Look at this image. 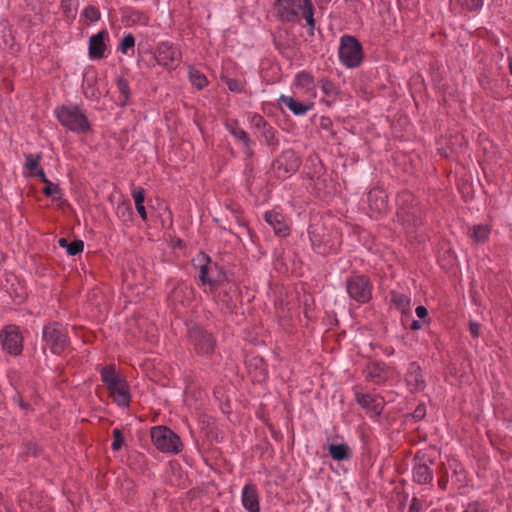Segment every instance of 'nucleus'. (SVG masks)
Listing matches in <instances>:
<instances>
[{
	"mask_svg": "<svg viewBox=\"0 0 512 512\" xmlns=\"http://www.w3.org/2000/svg\"><path fill=\"white\" fill-rule=\"evenodd\" d=\"M416 315L419 318L423 319V318H425L428 315V311H427V309L424 306H418L416 308Z\"/></svg>",
	"mask_w": 512,
	"mask_h": 512,
	"instance_id": "49",
	"label": "nucleus"
},
{
	"mask_svg": "<svg viewBox=\"0 0 512 512\" xmlns=\"http://www.w3.org/2000/svg\"><path fill=\"white\" fill-rule=\"evenodd\" d=\"M328 453L336 461L347 460L352 456L350 447L345 443L330 444L328 446Z\"/></svg>",
	"mask_w": 512,
	"mask_h": 512,
	"instance_id": "24",
	"label": "nucleus"
},
{
	"mask_svg": "<svg viewBox=\"0 0 512 512\" xmlns=\"http://www.w3.org/2000/svg\"><path fill=\"white\" fill-rule=\"evenodd\" d=\"M25 163L24 168L29 171L28 176H33L34 172L40 168V162L42 159V155L40 153L31 154L27 153L24 154Z\"/></svg>",
	"mask_w": 512,
	"mask_h": 512,
	"instance_id": "27",
	"label": "nucleus"
},
{
	"mask_svg": "<svg viewBox=\"0 0 512 512\" xmlns=\"http://www.w3.org/2000/svg\"><path fill=\"white\" fill-rule=\"evenodd\" d=\"M346 293L359 303H365L371 299V290H346Z\"/></svg>",
	"mask_w": 512,
	"mask_h": 512,
	"instance_id": "34",
	"label": "nucleus"
},
{
	"mask_svg": "<svg viewBox=\"0 0 512 512\" xmlns=\"http://www.w3.org/2000/svg\"><path fill=\"white\" fill-rule=\"evenodd\" d=\"M280 20L289 23H299L303 18L309 35H314L315 8L312 0H276L274 5Z\"/></svg>",
	"mask_w": 512,
	"mask_h": 512,
	"instance_id": "1",
	"label": "nucleus"
},
{
	"mask_svg": "<svg viewBox=\"0 0 512 512\" xmlns=\"http://www.w3.org/2000/svg\"><path fill=\"white\" fill-rule=\"evenodd\" d=\"M292 87L298 90L304 97L315 99L317 96L315 78L305 70L296 73Z\"/></svg>",
	"mask_w": 512,
	"mask_h": 512,
	"instance_id": "13",
	"label": "nucleus"
},
{
	"mask_svg": "<svg viewBox=\"0 0 512 512\" xmlns=\"http://www.w3.org/2000/svg\"><path fill=\"white\" fill-rule=\"evenodd\" d=\"M264 220L277 236L286 237L290 234L289 223L282 212L276 209L266 211L264 213Z\"/></svg>",
	"mask_w": 512,
	"mask_h": 512,
	"instance_id": "15",
	"label": "nucleus"
},
{
	"mask_svg": "<svg viewBox=\"0 0 512 512\" xmlns=\"http://www.w3.org/2000/svg\"><path fill=\"white\" fill-rule=\"evenodd\" d=\"M125 210H126V212H127L128 216H131L132 211H131L129 208H125Z\"/></svg>",
	"mask_w": 512,
	"mask_h": 512,
	"instance_id": "58",
	"label": "nucleus"
},
{
	"mask_svg": "<svg viewBox=\"0 0 512 512\" xmlns=\"http://www.w3.org/2000/svg\"><path fill=\"white\" fill-rule=\"evenodd\" d=\"M112 435H113V442L111 444V448L113 451H119L124 444L123 433L119 428H115L112 431Z\"/></svg>",
	"mask_w": 512,
	"mask_h": 512,
	"instance_id": "38",
	"label": "nucleus"
},
{
	"mask_svg": "<svg viewBox=\"0 0 512 512\" xmlns=\"http://www.w3.org/2000/svg\"><path fill=\"white\" fill-rule=\"evenodd\" d=\"M132 197L135 205L144 203L145 200V190L142 187H137L132 191Z\"/></svg>",
	"mask_w": 512,
	"mask_h": 512,
	"instance_id": "41",
	"label": "nucleus"
},
{
	"mask_svg": "<svg viewBox=\"0 0 512 512\" xmlns=\"http://www.w3.org/2000/svg\"><path fill=\"white\" fill-rule=\"evenodd\" d=\"M33 176L38 177L42 182H47L48 180L44 173V170L41 167L34 172Z\"/></svg>",
	"mask_w": 512,
	"mask_h": 512,
	"instance_id": "50",
	"label": "nucleus"
},
{
	"mask_svg": "<svg viewBox=\"0 0 512 512\" xmlns=\"http://www.w3.org/2000/svg\"><path fill=\"white\" fill-rule=\"evenodd\" d=\"M447 484H448V474L445 472L444 474L441 475V477L439 478L438 480V485L441 489H446L447 487Z\"/></svg>",
	"mask_w": 512,
	"mask_h": 512,
	"instance_id": "48",
	"label": "nucleus"
},
{
	"mask_svg": "<svg viewBox=\"0 0 512 512\" xmlns=\"http://www.w3.org/2000/svg\"><path fill=\"white\" fill-rule=\"evenodd\" d=\"M310 240L313 246H316V234L314 231L309 230Z\"/></svg>",
	"mask_w": 512,
	"mask_h": 512,
	"instance_id": "54",
	"label": "nucleus"
},
{
	"mask_svg": "<svg viewBox=\"0 0 512 512\" xmlns=\"http://www.w3.org/2000/svg\"><path fill=\"white\" fill-rule=\"evenodd\" d=\"M242 505L249 512H259V496L255 486L245 485L241 495Z\"/></svg>",
	"mask_w": 512,
	"mask_h": 512,
	"instance_id": "18",
	"label": "nucleus"
},
{
	"mask_svg": "<svg viewBox=\"0 0 512 512\" xmlns=\"http://www.w3.org/2000/svg\"><path fill=\"white\" fill-rule=\"evenodd\" d=\"M261 135L264 137L266 143L268 145H276L278 144V139L276 136L275 129L267 123L262 129L259 130Z\"/></svg>",
	"mask_w": 512,
	"mask_h": 512,
	"instance_id": "32",
	"label": "nucleus"
},
{
	"mask_svg": "<svg viewBox=\"0 0 512 512\" xmlns=\"http://www.w3.org/2000/svg\"><path fill=\"white\" fill-rule=\"evenodd\" d=\"M192 264L198 272V278L202 285H222L226 275L221 267L211 261V258L204 252H199L193 259Z\"/></svg>",
	"mask_w": 512,
	"mask_h": 512,
	"instance_id": "5",
	"label": "nucleus"
},
{
	"mask_svg": "<svg viewBox=\"0 0 512 512\" xmlns=\"http://www.w3.org/2000/svg\"><path fill=\"white\" fill-rule=\"evenodd\" d=\"M397 219L406 227H416L422 223V213L418 201L409 191L397 195Z\"/></svg>",
	"mask_w": 512,
	"mask_h": 512,
	"instance_id": "4",
	"label": "nucleus"
},
{
	"mask_svg": "<svg viewBox=\"0 0 512 512\" xmlns=\"http://www.w3.org/2000/svg\"><path fill=\"white\" fill-rule=\"evenodd\" d=\"M188 78L190 83L198 90H201L208 85L206 76L192 66H189Z\"/></svg>",
	"mask_w": 512,
	"mask_h": 512,
	"instance_id": "26",
	"label": "nucleus"
},
{
	"mask_svg": "<svg viewBox=\"0 0 512 512\" xmlns=\"http://www.w3.org/2000/svg\"><path fill=\"white\" fill-rule=\"evenodd\" d=\"M370 280L366 275L355 274L347 279L346 288H369Z\"/></svg>",
	"mask_w": 512,
	"mask_h": 512,
	"instance_id": "29",
	"label": "nucleus"
},
{
	"mask_svg": "<svg viewBox=\"0 0 512 512\" xmlns=\"http://www.w3.org/2000/svg\"><path fill=\"white\" fill-rule=\"evenodd\" d=\"M45 184V187L43 189V193L48 196L52 197L53 199L57 200L61 198V189L58 184H55L51 182L49 179L47 182H43Z\"/></svg>",
	"mask_w": 512,
	"mask_h": 512,
	"instance_id": "33",
	"label": "nucleus"
},
{
	"mask_svg": "<svg viewBox=\"0 0 512 512\" xmlns=\"http://www.w3.org/2000/svg\"><path fill=\"white\" fill-rule=\"evenodd\" d=\"M278 102L284 104L295 116H304L313 108V103L299 102L292 96L281 95Z\"/></svg>",
	"mask_w": 512,
	"mask_h": 512,
	"instance_id": "19",
	"label": "nucleus"
},
{
	"mask_svg": "<svg viewBox=\"0 0 512 512\" xmlns=\"http://www.w3.org/2000/svg\"><path fill=\"white\" fill-rule=\"evenodd\" d=\"M491 230L488 224H477L471 228L469 237L475 244H485L490 238Z\"/></svg>",
	"mask_w": 512,
	"mask_h": 512,
	"instance_id": "23",
	"label": "nucleus"
},
{
	"mask_svg": "<svg viewBox=\"0 0 512 512\" xmlns=\"http://www.w3.org/2000/svg\"><path fill=\"white\" fill-rule=\"evenodd\" d=\"M153 57L157 65L171 72L181 65L183 55L179 46L170 41H161L156 45Z\"/></svg>",
	"mask_w": 512,
	"mask_h": 512,
	"instance_id": "7",
	"label": "nucleus"
},
{
	"mask_svg": "<svg viewBox=\"0 0 512 512\" xmlns=\"http://www.w3.org/2000/svg\"><path fill=\"white\" fill-rule=\"evenodd\" d=\"M135 207H136V210H137L138 214L142 218V220L146 221L147 220V212H146V208L144 206V203L136 204Z\"/></svg>",
	"mask_w": 512,
	"mask_h": 512,
	"instance_id": "47",
	"label": "nucleus"
},
{
	"mask_svg": "<svg viewBox=\"0 0 512 512\" xmlns=\"http://www.w3.org/2000/svg\"><path fill=\"white\" fill-rule=\"evenodd\" d=\"M251 122L258 130L262 129L268 123L263 116L257 113L252 115Z\"/></svg>",
	"mask_w": 512,
	"mask_h": 512,
	"instance_id": "42",
	"label": "nucleus"
},
{
	"mask_svg": "<svg viewBox=\"0 0 512 512\" xmlns=\"http://www.w3.org/2000/svg\"><path fill=\"white\" fill-rule=\"evenodd\" d=\"M255 362H256V365H258V363H260L262 366H263V362H262V359H254Z\"/></svg>",
	"mask_w": 512,
	"mask_h": 512,
	"instance_id": "57",
	"label": "nucleus"
},
{
	"mask_svg": "<svg viewBox=\"0 0 512 512\" xmlns=\"http://www.w3.org/2000/svg\"><path fill=\"white\" fill-rule=\"evenodd\" d=\"M424 415V409L421 408V407H418L415 412H414V416L416 418H421L422 416Z\"/></svg>",
	"mask_w": 512,
	"mask_h": 512,
	"instance_id": "53",
	"label": "nucleus"
},
{
	"mask_svg": "<svg viewBox=\"0 0 512 512\" xmlns=\"http://www.w3.org/2000/svg\"><path fill=\"white\" fill-rule=\"evenodd\" d=\"M368 201L371 210H375L378 213H383L387 210V201L380 191H370Z\"/></svg>",
	"mask_w": 512,
	"mask_h": 512,
	"instance_id": "25",
	"label": "nucleus"
},
{
	"mask_svg": "<svg viewBox=\"0 0 512 512\" xmlns=\"http://www.w3.org/2000/svg\"><path fill=\"white\" fill-rule=\"evenodd\" d=\"M82 15L88 23H95L100 19V11L93 5L86 6Z\"/></svg>",
	"mask_w": 512,
	"mask_h": 512,
	"instance_id": "35",
	"label": "nucleus"
},
{
	"mask_svg": "<svg viewBox=\"0 0 512 512\" xmlns=\"http://www.w3.org/2000/svg\"><path fill=\"white\" fill-rule=\"evenodd\" d=\"M54 114L63 127L74 133L85 134L91 130L85 110L78 105H62Z\"/></svg>",
	"mask_w": 512,
	"mask_h": 512,
	"instance_id": "2",
	"label": "nucleus"
},
{
	"mask_svg": "<svg viewBox=\"0 0 512 512\" xmlns=\"http://www.w3.org/2000/svg\"><path fill=\"white\" fill-rule=\"evenodd\" d=\"M43 340L53 354L60 355L69 346V338L63 327L56 323H48L43 328Z\"/></svg>",
	"mask_w": 512,
	"mask_h": 512,
	"instance_id": "9",
	"label": "nucleus"
},
{
	"mask_svg": "<svg viewBox=\"0 0 512 512\" xmlns=\"http://www.w3.org/2000/svg\"><path fill=\"white\" fill-rule=\"evenodd\" d=\"M276 165L279 175L286 176L297 170L299 162L293 153H285L277 159Z\"/></svg>",
	"mask_w": 512,
	"mask_h": 512,
	"instance_id": "21",
	"label": "nucleus"
},
{
	"mask_svg": "<svg viewBox=\"0 0 512 512\" xmlns=\"http://www.w3.org/2000/svg\"><path fill=\"white\" fill-rule=\"evenodd\" d=\"M421 327H422L421 322H419L418 320H413L410 328L412 330H419V329H421Z\"/></svg>",
	"mask_w": 512,
	"mask_h": 512,
	"instance_id": "51",
	"label": "nucleus"
},
{
	"mask_svg": "<svg viewBox=\"0 0 512 512\" xmlns=\"http://www.w3.org/2000/svg\"><path fill=\"white\" fill-rule=\"evenodd\" d=\"M356 401L371 418H378L385 406L384 399L379 395L357 393Z\"/></svg>",
	"mask_w": 512,
	"mask_h": 512,
	"instance_id": "14",
	"label": "nucleus"
},
{
	"mask_svg": "<svg viewBox=\"0 0 512 512\" xmlns=\"http://www.w3.org/2000/svg\"><path fill=\"white\" fill-rule=\"evenodd\" d=\"M338 55L342 65L348 69L359 67L364 58L361 43L351 35H343L340 38Z\"/></svg>",
	"mask_w": 512,
	"mask_h": 512,
	"instance_id": "6",
	"label": "nucleus"
},
{
	"mask_svg": "<svg viewBox=\"0 0 512 512\" xmlns=\"http://www.w3.org/2000/svg\"><path fill=\"white\" fill-rule=\"evenodd\" d=\"M14 402L17 403L18 406L24 411H27L30 408V405L25 402L20 395L14 397Z\"/></svg>",
	"mask_w": 512,
	"mask_h": 512,
	"instance_id": "46",
	"label": "nucleus"
},
{
	"mask_svg": "<svg viewBox=\"0 0 512 512\" xmlns=\"http://www.w3.org/2000/svg\"><path fill=\"white\" fill-rule=\"evenodd\" d=\"M0 343L2 348L11 355H19L23 350V337L19 327L7 325L0 331Z\"/></svg>",
	"mask_w": 512,
	"mask_h": 512,
	"instance_id": "11",
	"label": "nucleus"
},
{
	"mask_svg": "<svg viewBox=\"0 0 512 512\" xmlns=\"http://www.w3.org/2000/svg\"><path fill=\"white\" fill-rule=\"evenodd\" d=\"M108 32L101 30L97 34L92 35L88 42V54L90 59H101L105 56Z\"/></svg>",
	"mask_w": 512,
	"mask_h": 512,
	"instance_id": "16",
	"label": "nucleus"
},
{
	"mask_svg": "<svg viewBox=\"0 0 512 512\" xmlns=\"http://www.w3.org/2000/svg\"><path fill=\"white\" fill-rule=\"evenodd\" d=\"M58 243H59L60 247H63V248L67 249L70 242H68V240L66 238H60L58 240Z\"/></svg>",
	"mask_w": 512,
	"mask_h": 512,
	"instance_id": "52",
	"label": "nucleus"
},
{
	"mask_svg": "<svg viewBox=\"0 0 512 512\" xmlns=\"http://www.w3.org/2000/svg\"><path fill=\"white\" fill-rule=\"evenodd\" d=\"M508 70L510 75L512 76V55L508 57Z\"/></svg>",
	"mask_w": 512,
	"mask_h": 512,
	"instance_id": "55",
	"label": "nucleus"
},
{
	"mask_svg": "<svg viewBox=\"0 0 512 512\" xmlns=\"http://www.w3.org/2000/svg\"><path fill=\"white\" fill-rule=\"evenodd\" d=\"M84 249V243L81 240H75L69 243L67 253L70 256H75L81 253Z\"/></svg>",
	"mask_w": 512,
	"mask_h": 512,
	"instance_id": "39",
	"label": "nucleus"
},
{
	"mask_svg": "<svg viewBox=\"0 0 512 512\" xmlns=\"http://www.w3.org/2000/svg\"><path fill=\"white\" fill-rule=\"evenodd\" d=\"M154 446L162 453L178 454L183 444L180 437L167 426H155L150 432Z\"/></svg>",
	"mask_w": 512,
	"mask_h": 512,
	"instance_id": "8",
	"label": "nucleus"
},
{
	"mask_svg": "<svg viewBox=\"0 0 512 512\" xmlns=\"http://www.w3.org/2000/svg\"><path fill=\"white\" fill-rule=\"evenodd\" d=\"M319 84L322 92L327 97L335 98L339 94V89L332 80L328 78H322L320 79Z\"/></svg>",
	"mask_w": 512,
	"mask_h": 512,
	"instance_id": "30",
	"label": "nucleus"
},
{
	"mask_svg": "<svg viewBox=\"0 0 512 512\" xmlns=\"http://www.w3.org/2000/svg\"><path fill=\"white\" fill-rule=\"evenodd\" d=\"M265 373H266V368H265V367L261 368V370H260V375H263V376H264V375H265Z\"/></svg>",
	"mask_w": 512,
	"mask_h": 512,
	"instance_id": "56",
	"label": "nucleus"
},
{
	"mask_svg": "<svg viewBox=\"0 0 512 512\" xmlns=\"http://www.w3.org/2000/svg\"><path fill=\"white\" fill-rule=\"evenodd\" d=\"M226 84L228 89L232 92L241 93L244 90L242 83L237 79H228Z\"/></svg>",
	"mask_w": 512,
	"mask_h": 512,
	"instance_id": "40",
	"label": "nucleus"
},
{
	"mask_svg": "<svg viewBox=\"0 0 512 512\" xmlns=\"http://www.w3.org/2000/svg\"><path fill=\"white\" fill-rule=\"evenodd\" d=\"M481 326L477 322H470L469 323V331L473 337H478L480 334Z\"/></svg>",
	"mask_w": 512,
	"mask_h": 512,
	"instance_id": "44",
	"label": "nucleus"
},
{
	"mask_svg": "<svg viewBox=\"0 0 512 512\" xmlns=\"http://www.w3.org/2000/svg\"><path fill=\"white\" fill-rule=\"evenodd\" d=\"M433 464L434 461L426 459L425 455L420 456L419 453L416 454L412 469L414 482L419 485L431 484L433 481V470L431 466Z\"/></svg>",
	"mask_w": 512,
	"mask_h": 512,
	"instance_id": "12",
	"label": "nucleus"
},
{
	"mask_svg": "<svg viewBox=\"0 0 512 512\" xmlns=\"http://www.w3.org/2000/svg\"><path fill=\"white\" fill-rule=\"evenodd\" d=\"M407 384L413 389H423L424 380L420 366L416 362L409 364L406 376Z\"/></svg>",
	"mask_w": 512,
	"mask_h": 512,
	"instance_id": "22",
	"label": "nucleus"
},
{
	"mask_svg": "<svg viewBox=\"0 0 512 512\" xmlns=\"http://www.w3.org/2000/svg\"><path fill=\"white\" fill-rule=\"evenodd\" d=\"M116 84H117V88L121 95L122 105H125L130 98V88H129L128 81L123 77H119L117 79Z\"/></svg>",
	"mask_w": 512,
	"mask_h": 512,
	"instance_id": "31",
	"label": "nucleus"
},
{
	"mask_svg": "<svg viewBox=\"0 0 512 512\" xmlns=\"http://www.w3.org/2000/svg\"><path fill=\"white\" fill-rule=\"evenodd\" d=\"M101 379L106 385L110 397L120 407L130 403L129 385L127 381L115 371L114 366H105L101 369Z\"/></svg>",
	"mask_w": 512,
	"mask_h": 512,
	"instance_id": "3",
	"label": "nucleus"
},
{
	"mask_svg": "<svg viewBox=\"0 0 512 512\" xmlns=\"http://www.w3.org/2000/svg\"><path fill=\"white\" fill-rule=\"evenodd\" d=\"M421 509V503L417 498L411 500L408 512H419Z\"/></svg>",
	"mask_w": 512,
	"mask_h": 512,
	"instance_id": "45",
	"label": "nucleus"
},
{
	"mask_svg": "<svg viewBox=\"0 0 512 512\" xmlns=\"http://www.w3.org/2000/svg\"><path fill=\"white\" fill-rule=\"evenodd\" d=\"M224 126L236 141L241 142L247 150H250L251 140L246 131L239 126V122L237 120L228 119Z\"/></svg>",
	"mask_w": 512,
	"mask_h": 512,
	"instance_id": "20",
	"label": "nucleus"
},
{
	"mask_svg": "<svg viewBox=\"0 0 512 512\" xmlns=\"http://www.w3.org/2000/svg\"><path fill=\"white\" fill-rule=\"evenodd\" d=\"M456 2L467 11H476L483 6V0H456Z\"/></svg>",
	"mask_w": 512,
	"mask_h": 512,
	"instance_id": "37",
	"label": "nucleus"
},
{
	"mask_svg": "<svg viewBox=\"0 0 512 512\" xmlns=\"http://www.w3.org/2000/svg\"><path fill=\"white\" fill-rule=\"evenodd\" d=\"M134 46L135 38L131 33H129L122 38L118 49L122 54H128V51L132 50Z\"/></svg>",
	"mask_w": 512,
	"mask_h": 512,
	"instance_id": "36",
	"label": "nucleus"
},
{
	"mask_svg": "<svg viewBox=\"0 0 512 512\" xmlns=\"http://www.w3.org/2000/svg\"><path fill=\"white\" fill-rule=\"evenodd\" d=\"M364 373L366 379L374 384L384 383L389 377V369L383 362H369Z\"/></svg>",
	"mask_w": 512,
	"mask_h": 512,
	"instance_id": "17",
	"label": "nucleus"
},
{
	"mask_svg": "<svg viewBox=\"0 0 512 512\" xmlns=\"http://www.w3.org/2000/svg\"><path fill=\"white\" fill-rule=\"evenodd\" d=\"M391 301L394 304V306L397 309L401 310L402 312H405V311L410 309V302H411V300L405 294H402V293L397 292V291H392Z\"/></svg>",
	"mask_w": 512,
	"mask_h": 512,
	"instance_id": "28",
	"label": "nucleus"
},
{
	"mask_svg": "<svg viewBox=\"0 0 512 512\" xmlns=\"http://www.w3.org/2000/svg\"><path fill=\"white\" fill-rule=\"evenodd\" d=\"M464 512H488L484 507H482L479 503L473 502L470 503Z\"/></svg>",
	"mask_w": 512,
	"mask_h": 512,
	"instance_id": "43",
	"label": "nucleus"
},
{
	"mask_svg": "<svg viewBox=\"0 0 512 512\" xmlns=\"http://www.w3.org/2000/svg\"><path fill=\"white\" fill-rule=\"evenodd\" d=\"M187 330L189 340L197 354L209 356L214 352L216 342L210 333L191 323L187 324Z\"/></svg>",
	"mask_w": 512,
	"mask_h": 512,
	"instance_id": "10",
	"label": "nucleus"
}]
</instances>
